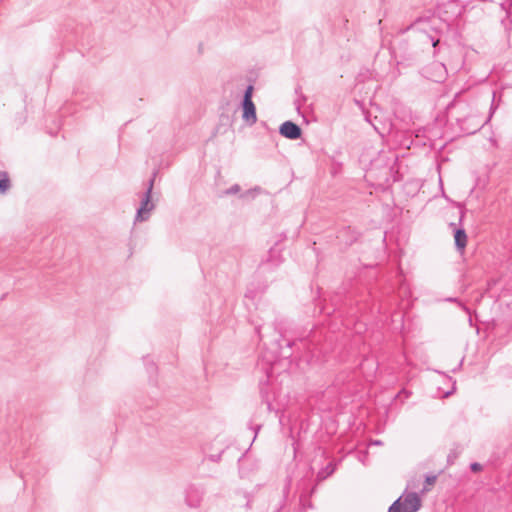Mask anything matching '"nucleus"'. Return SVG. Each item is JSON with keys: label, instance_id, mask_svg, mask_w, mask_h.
Masks as SVG:
<instances>
[{"label": "nucleus", "instance_id": "obj_1", "mask_svg": "<svg viewBox=\"0 0 512 512\" xmlns=\"http://www.w3.org/2000/svg\"><path fill=\"white\" fill-rule=\"evenodd\" d=\"M421 507V499L416 493H408L399 497L389 508V512H417Z\"/></svg>", "mask_w": 512, "mask_h": 512}, {"label": "nucleus", "instance_id": "obj_2", "mask_svg": "<svg viewBox=\"0 0 512 512\" xmlns=\"http://www.w3.org/2000/svg\"><path fill=\"white\" fill-rule=\"evenodd\" d=\"M253 86L246 89L243 101V118L251 123L256 122V109L252 102Z\"/></svg>", "mask_w": 512, "mask_h": 512}, {"label": "nucleus", "instance_id": "obj_3", "mask_svg": "<svg viewBox=\"0 0 512 512\" xmlns=\"http://www.w3.org/2000/svg\"><path fill=\"white\" fill-rule=\"evenodd\" d=\"M280 133L288 139H297L301 136V129L293 122H284L280 127Z\"/></svg>", "mask_w": 512, "mask_h": 512}, {"label": "nucleus", "instance_id": "obj_4", "mask_svg": "<svg viewBox=\"0 0 512 512\" xmlns=\"http://www.w3.org/2000/svg\"><path fill=\"white\" fill-rule=\"evenodd\" d=\"M454 241L457 248L463 252L467 246L468 237L466 232L463 229H458L454 234Z\"/></svg>", "mask_w": 512, "mask_h": 512}, {"label": "nucleus", "instance_id": "obj_5", "mask_svg": "<svg viewBox=\"0 0 512 512\" xmlns=\"http://www.w3.org/2000/svg\"><path fill=\"white\" fill-rule=\"evenodd\" d=\"M10 186L9 178L6 173L0 174V193H4Z\"/></svg>", "mask_w": 512, "mask_h": 512}, {"label": "nucleus", "instance_id": "obj_6", "mask_svg": "<svg viewBox=\"0 0 512 512\" xmlns=\"http://www.w3.org/2000/svg\"><path fill=\"white\" fill-rule=\"evenodd\" d=\"M148 206H149V200L147 199L138 211V215H137L138 219H140V220L145 219L144 213H146L147 211L150 210V208Z\"/></svg>", "mask_w": 512, "mask_h": 512}, {"label": "nucleus", "instance_id": "obj_7", "mask_svg": "<svg viewBox=\"0 0 512 512\" xmlns=\"http://www.w3.org/2000/svg\"><path fill=\"white\" fill-rule=\"evenodd\" d=\"M435 71H438L440 74L433 77V80L435 81H441L444 78L445 75V69L444 66L441 64H438L434 67Z\"/></svg>", "mask_w": 512, "mask_h": 512}, {"label": "nucleus", "instance_id": "obj_8", "mask_svg": "<svg viewBox=\"0 0 512 512\" xmlns=\"http://www.w3.org/2000/svg\"><path fill=\"white\" fill-rule=\"evenodd\" d=\"M425 482H426V485H427V486L424 488V490H426V491H427V490H429V488H430L431 486H433V485L435 484V482H436V476H428V477L426 478Z\"/></svg>", "mask_w": 512, "mask_h": 512}, {"label": "nucleus", "instance_id": "obj_9", "mask_svg": "<svg viewBox=\"0 0 512 512\" xmlns=\"http://www.w3.org/2000/svg\"><path fill=\"white\" fill-rule=\"evenodd\" d=\"M471 468L473 471H479L481 469L480 465L477 463L473 464Z\"/></svg>", "mask_w": 512, "mask_h": 512}]
</instances>
